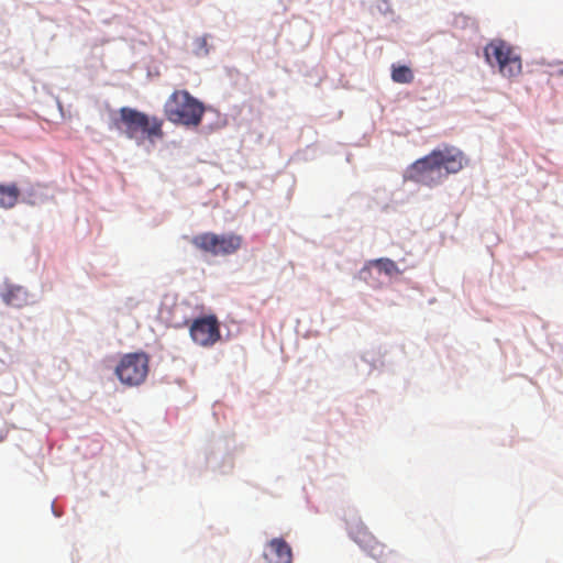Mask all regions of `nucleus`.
Wrapping results in <instances>:
<instances>
[{"instance_id":"1","label":"nucleus","mask_w":563,"mask_h":563,"mask_svg":"<svg viewBox=\"0 0 563 563\" xmlns=\"http://www.w3.org/2000/svg\"><path fill=\"white\" fill-rule=\"evenodd\" d=\"M468 159L454 146L444 145L415 161L406 170L405 178L428 187L440 185L450 174L461 172Z\"/></svg>"},{"instance_id":"2","label":"nucleus","mask_w":563,"mask_h":563,"mask_svg":"<svg viewBox=\"0 0 563 563\" xmlns=\"http://www.w3.org/2000/svg\"><path fill=\"white\" fill-rule=\"evenodd\" d=\"M111 128L123 133L128 139L142 144L145 140L154 142L163 139V120L130 107H122L111 120Z\"/></svg>"},{"instance_id":"6","label":"nucleus","mask_w":563,"mask_h":563,"mask_svg":"<svg viewBox=\"0 0 563 563\" xmlns=\"http://www.w3.org/2000/svg\"><path fill=\"white\" fill-rule=\"evenodd\" d=\"M190 242L196 249L203 253L213 256H228L241 249L243 238L235 233L219 235L212 232H206L192 236Z\"/></svg>"},{"instance_id":"3","label":"nucleus","mask_w":563,"mask_h":563,"mask_svg":"<svg viewBox=\"0 0 563 563\" xmlns=\"http://www.w3.org/2000/svg\"><path fill=\"white\" fill-rule=\"evenodd\" d=\"M205 113V106L187 90H175L164 104L168 121L186 126H198Z\"/></svg>"},{"instance_id":"5","label":"nucleus","mask_w":563,"mask_h":563,"mask_svg":"<svg viewBox=\"0 0 563 563\" xmlns=\"http://www.w3.org/2000/svg\"><path fill=\"white\" fill-rule=\"evenodd\" d=\"M148 371V355L144 352H134L124 354L120 358L114 374L124 386L136 387L145 382Z\"/></svg>"},{"instance_id":"13","label":"nucleus","mask_w":563,"mask_h":563,"mask_svg":"<svg viewBox=\"0 0 563 563\" xmlns=\"http://www.w3.org/2000/svg\"><path fill=\"white\" fill-rule=\"evenodd\" d=\"M373 264L379 269V272L387 276H394L401 273L397 264L389 258H378L375 260Z\"/></svg>"},{"instance_id":"11","label":"nucleus","mask_w":563,"mask_h":563,"mask_svg":"<svg viewBox=\"0 0 563 563\" xmlns=\"http://www.w3.org/2000/svg\"><path fill=\"white\" fill-rule=\"evenodd\" d=\"M20 197V189L15 184L0 185V208H12Z\"/></svg>"},{"instance_id":"10","label":"nucleus","mask_w":563,"mask_h":563,"mask_svg":"<svg viewBox=\"0 0 563 563\" xmlns=\"http://www.w3.org/2000/svg\"><path fill=\"white\" fill-rule=\"evenodd\" d=\"M1 298L7 305L21 308L26 305L29 296L24 287L7 283Z\"/></svg>"},{"instance_id":"7","label":"nucleus","mask_w":563,"mask_h":563,"mask_svg":"<svg viewBox=\"0 0 563 563\" xmlns=\"http://www.w3.org/2000/svg\"><path fill=\"white\" fill-rule=\"evenodd\" d=\"M351 538L373 559L379 563H395L397 555L380 543L363 523H357L350 529Z\"/></svg>"},{"instance_id":"15","label":"nucleus","mask_w":563,"mask_h":563,"mask_svg":"<svg viewBox=\"0 0 563 563\" xmlns=\"http://www.w3.org/2000/svg\"><path fill=\"white\" fill-rule=\"evenodd\" d=\"M3 438H4V437H0V441H2V440H3Z\"/></svg>"},{"instance_id":"8","label":"nucleus","mask_w":563,"mask_h":563,"mask_svg":"<svg viewBox=\"0 0 563 563\" xmlns=\"http://www.w3.org/2000/svg\"><path fill=\"white\" fill-rule=\"evenodd\" d=\"M192 340L202 346L214 344L220 339L219 323L214 316L196 319L190 327Z\"/></svg>"},{"instance_id":"14","label":"nucleus","mask_w":563,"mask_h":563,"mask_svg":"<svg viewBox=\"0 0 563 563\" xmlns=\"http://www.w3.org/2000/svg\"><path fill=\"white\" fill-rule=\"evenodd\" d=\"M197 55H207L209 53L207 38L205 36L198 37L195 41Z\"/></svg>"},{"instance_id":"4","label":"nucleus","mask_w":563,"mask_h":563,"mask_svg":"<svg viewBox=\"0 0 563 563\" xmlns=\"http://www.w3.org/2000/svg\"><path fill=\"white\" fill-rule=\"evenodd\" d=\"M486 62L497 66L501 76L515 78L522 71V62L516 49L504 40H493L484 47Z\"/></svg>"},{"instance_id":"9","label":"nucleus","mask_w":563,"mask_h":563,"mask_svg":"<svg viewBox=\"0 0 563 563\" xmlns=\"http://www.w3.org/2000/svg\"><path fill=\"white\" fill-rule=\"evenodd\" d=\"M264 558L267 563H292V550L283 538H274L267 543Z\"/></svg>"},{"instance_id":"12","label":"nucleus","mask_w":563,"mask_h":563,"mask_svg":"<svg viewBox=\"0 0 563 563\" xmlns=\"http://www.w3.org/2000/svg\"><path fill=\"white\" fill-rule=\"evenodd\" d=\"M391 79L397 84H411L415 79L413 71L405 65H391Z\"/></svg>"}]
</instances>
